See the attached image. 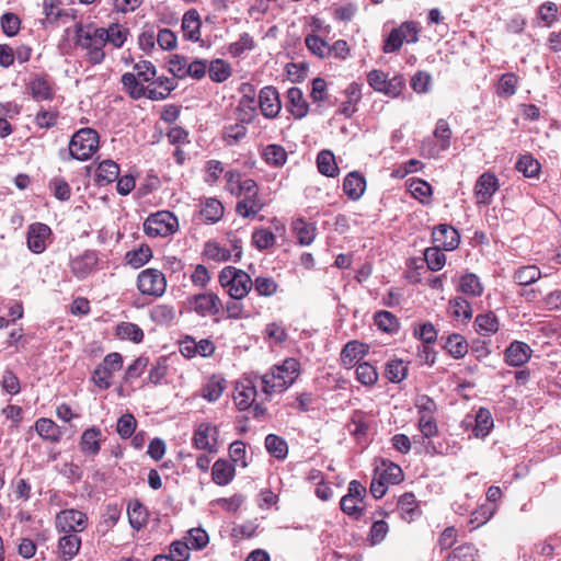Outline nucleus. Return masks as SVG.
I'll list each match as a JSON object with an SVG mask.
<instances>
[{
  "mask_svg": "<svg viewBox=\"0 0 561 561\" xmlns=\"http://www.w3.org/2000/svg\"><path fill=\"white\" fill-rule=\"evenodd\" d=\"M368 353V345L359 341H350L341 352V363L345 368L354 367Z\"/></svg>",
  "mask_w": 561,
  "mask_h": 561,
  "instance_id": "obj_19",
  "label": "nucleus"
},
{
  "mask_svg": "<svg viewBox=\"0 0 561 561\" xmlns=\"http://www.w3.org/2000/svg\"><path fill=\"white\" fill-rule=\"evenodd\" d=\"M253 286L255 291L260 296L270 297L273 296L278 288L277 283L272 277L259 276L254 279Z\"/></svg>",
  "mask_w": 561,
  "mask_h": 561,
  "instance_id": "obj_60",
  "label": "nucleus"
},
{
  "mask_svg": "<svg viewBox=\"0 0 561 561\" xmlns=\"http://www.w3.org/2000/svg\"><path fill=\"white\" fill-rule=\"evenodd\" d=\"M256 394V383L254 380L245 379L238 382L233 398L239 410H247L252 407Z\"/></svg>",
  "mask_w": 561,
  "mask_h": 561,
  "instance_id": "obj_17",
  "label": "nucleus"
},
{
  "mask_svg": "<svg viewBox=\"0 0 561 561\" xmlns=\"http://www.w3.org/2000/svg\"><path fill=\"white\" fill-rule=\"evenodd\" d=\"M81 547V538L76 534H68L58 540V549L65 560L73 559Z\"/></svg>",
  "mask_w": 561,
  "mask_h": 561,
  "instance_id": "obj_33",
  "label": "nucleus"
},
{
  "mask_svg": "<svg viewBox=\"0 0 561 561\" xmlns=\"http://www.w3.org/2000/svg\"><path fill=\"white\" fill-rule=\"evenodd\" d=\"M366 188V181L358 172L348 173L343 182L344 193L353 201L362 197Z\"/></svg>",
  "mask_w": 561,
  "mask_h": 561,
  "instance_id": "obj_26",
  "label": "nucleus"
},
{
  "mask_svg": "<svg viewBox=\"0 0 561 561\" xmlns=\"http://www.w3.org/2000/svg\"><path fill=\"white\" fill-rule=\"evenodd\" d=\"M170 62L174 66H178V70H182L187 66L186 70H226L225 62L221 59H216L210 61L208 65V61L205 59H196L191 62L183 57L175 55Z\"/></svg>",
  "mask_w": 561,
  "mask_h": 561,
  "instance_id": "obj_20",
  "label": "nucleus"
},
{
  "mask_svg": "<svg viewBox=\"0 0 561 561\" xmlns=\"http://www.w3.org/2000/svg\"><path fill=\"white\" fill-rule=\"evenodd\" d=\"M152 256V251L148 245H141L137 250L126 253L125 260L128 265L139 268L145 265Z\"/></svg>",
  "mask_w": 561,
  "mask_h": 561,
  "instance_id": "obj_45",
  "label": "nucleus"
},
{
  "mask_svg": "<svg viewBox=\"0 0 561 561\" xmlns=\"http://www.w3.org/2000/svg\"><path fill=\"white\" fill-rule=\"evenodd\" d=\"M408 366L402 359H392L386 366V377L391 382H401L407 377Z\"/></svg>",
  "mask_w": 561,
  "mask_h": 561,
  "instance_id": "obj_51",
  "label": "nucleus"
},
{
  "mask_svg": "<svg viewBox=\"0 0 561 561\" xmlns=\"http://www.w3.org/2000/svg\"><path fill=\"white\" fill-rule=\"evenodd\" d=\"M193 309L201 316L218 314L222 308L221 300L214 293H204L192 298Z\"/></svg>",
  "mask_w": 561,
  "mask_h": 561,
  "instance_id": "obj_14",
  "label": "nucleus"
},
{
  "mask_svg": "<svg viewBox=\"0 0 561 561\" xmlns=\"http://www.w3.org/2000/svg\"><path fill=\"white\" fill-rule=\"evenodd\" d=\"M421 28L414 21L402 22L393 28L383 41L382 50L386 54L398 51L403 43L412 44L419 41Z\"/></svg>",
  "mask_w": 561,
  "mask_h": 561,
  "instance_id": "obj_6",
  "label": "nucleus"
},
{
  "mask_svg": "<svg viewBox=\"0 0 561 561\" xmlns=\"http://www.w3.org/2000/svg\"><path fill=\"white\" fill-rule=\"evenodd\" d=\"M36 433L45 440L58 443L61 438L59 426L50 419L42 417L35 422Z\"/></svg>",
  "mask_w": 561,
  "mask_h": 561,
  "instance_id": "obj_30",
  "label": "nucleus"
},
{
  "mask_svg": "<svg viewBox=\"0 0 561 561\" xmlns=\"http://www.w3.org/2000/svg\"><path fill=\"white\" fill-rule=\"evenodd\" d=\"M234 473V467L228 460L218 459L213 465L211 478L218 485H227L233 479Z\"/></svg>",
  "mask_w": 561,
  "mask_h": 561,
  "instance_id": "obj_28",
  "label": "nucleus"
},
{
  "mask_svg": "<svg viewBox=\"0 0 561 561\" xmlns=\"http://www.w3.org/2000/svg\"><path fill=\"white\" fill-rule=\"evenodd\" d=\"M300 364L296 358H286L282 365L274 366L262 376H255L260 380L262 391L266 396L280 393L290 387L299 376Z\"/></svg>",
  "mask_w": 561,
  "mask_h": 561,
  "instance_id": "obj_2",
  "label": "nucleus"
},
{
  "mask_svg": "<svg viewBox=\"0 0 561 561\" xmlns=\"http://www.w3.org/2000/svg\"><path fill=\"white\" fill-rule=\"evenodd\" d=\"M371 88L389 96H398L404 88L405 79L399 72H368Z\"/></svg>",
  "mask_w": 561,
  "mask_h": 561,
  "instance_id": "obj_9",
  "label": "nucleus"
},
{
  "mask_svg": "<svg viewBox=\"0 0 561 561\" xmlns=\"http://www.w3.org/2000/svg\"><path fill=\"white\" fill-rule=\"evenodd\" d=\"M318 170L325 176L334 178L339 173V168L335 162V157L330 150H322L317 157Z\"/></svg>",
  "mask_w": 561,
  "mask_h": 561,
  "instance_id": "obj_37",
  "label": "nucleus"
},
{
  "mask_svg": "<svg viewBox=\"0 0 561 561\" xmlns=\"http://www.w3.org/2000/svg\"><path fill=\"white\" fill-rule=\"evenodd\" d=\"M98 261L96 252L85 251L70 261L71 272L76 277L84 278L95 268Z\"/></svg>",
  "mask_w": 561,
  "mask_h": 561,
  "instance_id": "obj_18",
  "label": "nucleus"
},
{
  "mask_svg": "<svg viewBox=\"0 0 561 561\" xmlns=\"http://www.w3.org/2000/svg\"><path fill=\"white\" fill-rule=\"evenodd\" d=\"M101 430L93 426L85 430L80 439V448L87 455L95 456L100 451Z\"/></svg>",
  "mask_w": 561,
  "mask_h": 561,
  "instance_id": "obj_29",
  "label": "nucleus"
},
{
  "mask_svg": "<svg viewBox=\"0 0 561 561\" xmlns=\"http://www.w3.org/2000/svg\"><path fill=\"white\" fill-rule=\"evenodd\" d=\"M375 324L383 332L393 333L399 329V321L391 312L381 310L375 314Z\"/></svg>",
  "mask_w": 561,
  "mask_h": 561,
  "instance_id": "obj_49",
  "label": "nucleus"
},
{
  "mask_svg": "<svg viewBox=\"0 0 561 561\" xmlns=\"http://www.w3.org/2000/svg\"><path fill=\"white\" fill-rule=\"evenodd\" d=\"M119 167L112 160L101 162L96 169V182L106 185L118 179Z\"/></svg>",
  "mask_w": 561,
  "mask_h": 561,
  "instance_id": "obj_36",
  "label": "nucleus"
},
{
  "mask_svg": "<svg viewBox=\"0 0 561 561\" xmlns=\"http://www.w3.org/2000/svg\"><path fill=\"white\" fill-rule=\"evenodd\" d=\"M26 90L36 101L50 100L54 90L49 81L43 76H36L27 82Z\"/></svg>",
  "mask_w": 561,
  "mask_h": 561,
  "instance_id": "obj_24",
  "label": "nucleus"
},
{
  "mask_svg": "<svg viewBox=\"0 0 561 561\" xmlns=\"http://www.w3.org/2000/svg\"><path fill=\"white\" fill-rule=\"evenodd\" d=\"M447 561H477V551L471 545H463L453 550Z\"/></svg>",
  "mask_w": 561,
  "mask_h": 561,
  "instance_id": "obj_64",
  "label": "nucleus"
},
{
  "mask_svg": "<svg viewBox=\"0 0 561 561\" xmlns=\"http://www.w3.org/2000/svg\"><path fill=\"white\" fill-rule=\"evenodd\" d=\"M517 77L514 72H504L499 80L497 94L500 96H511L515 93Z\"/></svg>",
  "mask_w": 561,
  "mask_h": 561,
  "instance_id": "obj_57",
  "label": "nucleus"
},
{
  "mask_svg": "<svg viewBox=\"0 0 561 561\" xmlns=\"http://www.w3.org/2000/svg\"><path fill=\"white\" fill-rule=\"evenodd\" d=\"M0 26L5 35L14 36L20 31L21 20L16 14L7 12L0 18Z\"/></svg>",
  "mask_w": 561,
  "mask_h": 561,
  "instance_id": "obj_59",
  "label": "nucleus"
},
{
  "mask_svg": "<svg viewBox=\"0 0 561 561\" xmlns=\"http://www.w3.org/2000/svg\"><path fill=\"white\" fill-rule=\"evenodd\" d=\"M345 100L342 102L340 113L346 117L352 116L356 111V104L362 98L360 85L351 83L344 91Z\"/></svg>",
  "mask_w": 561,
  "mask_h": 561,
  "instance_id": "obj_31",
  "label": "nucleus"
},
{
  "mask_svg": "<svg viewBox=\"0 0 561 561\" xmlns=\"http://www.w3.org/2000/svg\"><path fill=\"white\" fill-rule=\"evenodd\" d=\"M499 180L494 173L484 172L474 185V196L478 204H489L494 193L499 190Z\"/></svg>",
  "mask_w": 561,
  "mask_h": 561,
  "instance_id": "obj_13",
  "label": "nucleus"
},
{
  "mask_svg": "<svg viewBox=\"0 0 561 561\" xmlns=\"http://www.w3.org/2000/svg\"><path fill=\"white\" fill-rule=\"evenodd\" d=\"M137 287L142 295L161 297L167 289V279L160 270L146 268L138 274Z\"/></svg>",
  "mask_w": 561,
  "mask_h": 561,
  "instance_id": "obj_10",
  "label": "nucleus"
},
{
  "mask_svg": "<svg viewBox=\"0 0 561 561\" xmlns=\"http://www.w3.org/2000/svg\"><path fill=\"white\" fill-rule=\"evenodd\" d=\"M516 170L526 178H535L539 174L540 163L529 154L522 156L516 162Z\"/></svg>",
  "mask_w": 561,
  "mask_h": 561,
  "instance_id": "obj_54",
  "label": "nucleus"
},
{
  "mask_svg": "<svg viewBox=\"0 0 561 561\" xmlns=\"http://www.w3.org/2000/svg\"><path fill=\"white\" fill-rule=\"evenodd\" d=\"M541 277L540 270L535 265H526L514 272L513 279L520 286H528Z\"/></svg>",
  "mask_w": 561,
  "mask_h": 561,
  "instance_id": "obj_39",
  "label": "nucleus"
},
{
  "mask_svg": "<svg viewBox=\"0 0 561 561\" xmlns=\"http://www.w3.org/2000/svg\"><path fill=\"white\" fill-rule=\"evenodd\" d=\"M99 147V135L91 128H82L77 131L69 142V154L77 160H88Z\"/></svg>",
  "mask_w": 561,
  "mask_h": 561,
  "instance_id": "obj_5",
  "label": "nucleus"
},
{
  "mask_svg": "<svg viewBox=\"0 0 561 561\" xmlns=\"http://www.w3.org/2000/svg\"><path fill=\"white\" fill-rule=\"evenodd\" d=\"M259 187L254 180L244 179L241 193L238 194L240 201L237 203L236 211L243 218H253L262 210L263 204L257 198Z\"/></svg>",
  "mask_w": 561,
  "mask_h": 561,
  "instance_id": "obj_7",
  "label": "nucleus"
},
{
  "mask_svg": "<svg viewBox=\"0 0 561 561\" xmlns=\"http://www.w3.org/2000/svg\"><path fill=\"white\" fill-rule=\"evenodd\" d=\"M375 472L388 484H398L403 480V472L400 466L390 461L382 460L381 465L376 468Z\"/></svg>",
  "mask_w": 561,
  "mask_h": 561,
  "instance_id": "obj_34",
  "label": "nucleus"
},
{
  "mask_svg": "<svg viewBox=\"0 0 561 561\" xmlns=\"http://www.w3.org/2000/svg\"><path fill=\"white\" fill-rule=\"evenodd\" d=\"M445 348L454 358H461L468 353V343L462 335L451 334L446 340Z\"/></svg>",
  "mask_w": 561,
  "mask_h": 561,
  "instance_id": "obj_43",
  "label": "nucleus"
},
{
  "mask_svg": "<svg viewBox=\"0 0 561 561\" xmlns=\"http://www.w3.org/2000/svg\"><path fill=\"white\" fill-rule=\"evenodd\" d=\"M55 526L59 533H80L88 526V516L75 508L64 510L56 515Z\"/></svg>",
  "mask_w": 561,
  "mask_h": 561,
  "instance_id": "obj_11",
  "label": "nucleus"
},
{
  "mask_svg": "<svg viewBox=\"0 0 561 561\" xmlns=\"http://www.w3.org/2000/svg\"><path fill=\"white\" fill-rule=\"evenodd\" d=\"M175 316V309L169 305H157L150 312L152 321L158 324H170Z\"/></svg>",
  "mask_w": 561,
  "mask_h": 561,
  "instance_id": "obj_52",
  "label": "nucleus"
},
{
  "mask_svg": "<svg viewBox=\"0 0 561 561\" xmlns=\"http://www.w3.org/2000/svg\"><path fill=\"white\" fill-rule=\"evenodd\" d=\"M201 18L195 9L188 10L182 19V31L184 37L190 41H198L201 35Z\"/></svg>",
  "mask_w": 561,
  "mask_h": 561,
  "instance_id": "obj_25",
  "label": "nucleus"
},
{
  "mask_svg": "<svg viewBox=\"0 0 561 561\" xmlns=\"http://www.w3.org/2000/svg\"><path fill=\"white\" fill-rule=\"evenodd\" d=\"M530 355L531 350L526 343L515 341L505 351V360L511 366H522L528 362Z\"/></svg>",
  "mask_w": 561,
  "mask_h": 561,
  "instance_id": "obj_22",
  "label": "nucleus"
},
{
  "mask_svg": "<svg viewBox=\"0 0 561 561\" xmlns=\"http://www.w3.org/2000/svg\"><path fill=\"white\" fill-rule=\"evenodd\" d=\"M474 323L477 331L482 335H490L499 330V320L492 312L479 314Z\"/></svg>",
  "mask_w": 561,
  "mask_h": 561,
  "instance_id": "obj_46",
  "label": "nucleus"
},
{
  "mask_svg": "<svg viewBox=\"0 0 561 561\" xmlns=\"http://www.w3.org/2000/svg\"><path fill=\"white\" fill-rule=\"evenodd\" d=\"M260 108L266 118H275L282 108L278 92L273 87H265L259 95Z\"/></svg>",
  "mask_w": 561,
  "mask_h": 561,
  "instance_id": "obj_16",
  "label": "nucleus"
},
{
  "mask_svg": "<svg viewBox=\"0 0 561 561\" xmlns=\"http://www.w3.org/2000/svg\"><path fill=\"white\" fill-rule=\"evenodd\" d=\"M218 427L204 422L196 426L193 435V446L199 450H206L215 454L218 450Z\"/></svg>",
  "mask_w": 561,
  "mask_h": 561,
  "instance_id": "obj_12",
  "label": "nucleus"
},
{
  "mask_svg": "<svg viewBox=\"0 0 561 561\" xmlns=\"http://www.w3.org/2000/svg\"><path fill=\"white\" fill-rule=\"evenodd\" d=\"M136 426L137 421L133 414H123L117 421V433L122 438H128L134 434Z\"/></svg>",
  "mask_w": 561,
  "mask_h": 561,
  "instance_id": "obj_62",
  "label": "nucleus"
},
{
  "mask_svg": "<svg viewBox=\"0 0 561 561\" xmlns=\"http://www.w3.org/2000/svg\"><path fill=\"white\" fill-rule=\"evenodd\" d=\"M252 243L260 251L272 248L275 243V236L266 228L255 229L252 233Z\"/></svg>",
  "mask_w": 561,
  "mask_h": 561,
  "instance_id": "obj_53",
  "label": "nucleus"
},
{
  "mask_svg": "<svg viewBox=\"0 0 561 561\" xmlns=\"http://www.w3.org/2000/svg\"><path fill=\"white\" fill-rule=\"evenodd\" d=\"M144 229L147 236L168 237L179 229L178 218L168 210H161L150 215L144 222Z\"/></svg>",
  "mask_w": 561,
  "mask_h": 561,
  "instance_id": "obj_8",
  "label": "nucleus"
},
{
  "mask_svg": "<svg viewBox=\"0 0 561 561\" xmlns=\"http://www.w3.org/2000/svg\"><path fill=\"white\" fill-rule=\"evenodd\" d=\"M459 290L468 296L478 297L483 291V286L476 274L469 273L460 278Z\"/></svg>",
  "mask_w": 561,
  "mask_h": 561,
  "instance_id": "obj_44",
  "label": "nucleus"
},
{
  "mask_svg": "<svg viewBox=\"0 0 561 561\" xmlns=\"http://www.w3.org/2000/svg\"><path fill=\"white\" fill-rule=\"evenodd\" d=\"M263 160L273 168H280L287 161V151L280 145H267L262 150Z\"/></svg>",
  "mask_w": 561,
  "mask_h": 561,
  "instance_id": "obj_32",
  "label": "nucleus"
},
{
  "mask_svg": "<svg viewBox=\"0 0 561 561\" xmlns=\"http://www.w3.org/2000/svg\"><path fill=\"white\" fill-rule=\"evenodd\" d=\"M78 44L88 50L92 64H100L104 59L103 47L106 45L101 27H82L77 30Z\"/></svg>",
  "mask_w": 561,
  "mask_h": 561,
  "instance_id": "obj_4",
  "label": "nucleus"
},
{
  "mask_svg": "<svg viewBox=\"0 0 561 561\" xmlns=\"http://www.w3.org/2000/svg\"><path fill=\"white\" fill-rule=\"evenodd\" d=\"M265 447L267 451L275 458L283 459L287 456V443L275 434H268L265 438Z\"/></svg>",
  "mask_w": 561,
  "mask_h": 561,
  "instance_id": "obj_48",
  "label": "nucleus"
},
{
  "mask_svg": "<svg viewBox=\"0 0 561 561\" xmlns=\"http://www.w3.org/2000/svg\"><path fill=\"white\" fill-rule=\"evenodd\" d=\"M356 378L362 385L371 387L378 381V373L371 364L365 362L357 366Z\"/></svg>",
  "mask_w": 561,
  "mask_h": 561,
  "instance_id": "obj_50",
  "label": "nucleus"
},
{
  "mask_svg": "<svg viewBox=\"0 0 561 561\" xmlns=\"http://www.w3.org/2000/svg\"><path fill=\"white\" fill-rule=\"evenodd\" d=\"M106 44L121 48L127 41L129 28L121 23H111L107 27H101Z\"/></svg>",
  "mask_w": 561,
  "mask_h": 561,
  "instance_id": "obj_23",
  "label": "nucleus"
},
{
  "mask_svg": "<svg viewBox=\"0 0 561 561\" xmlns=\"http://www.w3.org/2000/svg\"><path fill=\"white\" fill-rule=\"evenodd\" d=\"M127 515L130 526L139 530L148 520V514L146 507L139 501H133L128 504Z\"/></svg>",
  "mask_w": 561,
  "mask_h": 561,
  "instance_id": "obj_35",
  "label": "nucleus"
},
{
  "mask_svg": "<svg viewBox=\"0 0 561 561\" xmlns=\"http://www.w3.org/2000/svg\"><path fill=\"white\" fill-rule=\"evenodd\" d=\"M287 110L296 118H302L307 115L309 105L302 96V92L298 88H291L287 91Z\"/></svg>",
  "mask_w": 561,
  "mask_h": 561,
  "instance_id": "obj_27",
  "label": "nucleus"
},
{
  "mask_svg": "<svg viewBox=\"0 0 561 561\" xmlns=\"http://www.w3.org/2000/svg\"><path fill=\"white\" fill-rule=\"evenodd\" d=\"M224 215V206L216 198H208L203 204V207L201 209V216L205 221L208 222H216L218 221Z\"/></svg>",
  "mask_w": 561,
  "mask_h": 561,
  "instance_id": "obj_41",
  "label": "nucleus"
},
{
  "mask_svg": "<svg viewBox=\"0 0 561 561\" xmlns=\"http://www.w3.org/2000/svg\"><path fill=\"white\" fill-rule=\"evenodd\" d=\"M433 240L438 247L451 251L458 247L460 237L455 228L447 225H439L433 231Z\"/></svg>",
  "mask_w": 561,
  "mask_h": 561,
  "instance_id": "obj_21",
  "label": "nucleus"
},
{
  "mask_svg": "<svg viewBox=\"0 0 561 561\" xmlns=\"http://www.w3.org/2000/svg\"><path fill=\"white\" fill-rule=\"evenodd\" d=\"M305 44L313 55L320 58L330 55V46L318 35L310 34L306 36Z\"/></svg>",
  "mask_w": 561,
  "mask_h": 561,
  "instance_id": "obj_56",
  "label": "nucleus"
},
{
  "mask_svg": "<svg viewBox=\"0 0 561 561\" xmlns=\"http://www.w3.org/2000/svg\"><path fill=\"white\" fill-rule=\"evenodd\" d=\"M219 283L228 288L229 296L234 300L244 298L253 286L249 274L233 266H226L220 272Z\"/></svg>",
  "mask_w": 561,
  "mask_h": 561,
  "instance_id": "obj_3",
  "label": "nucleus"
},
{
  "mask_svg": "<svg viewBox=\"0 0 561 561\" xmlns=\"http://www.w3.org/2000/svg\"><path fill=\"white\" fill-rule=\"evenodd\" d=\"M417 507L415 496L412 493H404L398 501V510L405 520H412Z\"/></svg>",
  "mask_w": 561,
  "mask_h": 561,
  "instance_id": "obj_55",
  "label": "nucleus"
},
{
  "mask_svg": "<svg viewBox=\"0 0 561 561\" xmlns=\"http://www.w3.org/2000/svg\"><path fill=\"white\" fill-rule=\"evenodd\" d=\"M116 334L122 340H129L139 343L144 339L142 330L135 323L122 322L116 328Z\"/></svg>",
  "mask_w": 561,
  "mask_h": 561,
  "instance_id": "obj_47",
  "label": "nucleus"
},
{
  "mask_svg": "<svg viewBox=\"0 0 561 561\" xmlns=\"http://www.w3.org/2000/svg\"><path fill=\"white\" fill-rule=\"evenodd\" d=\"M122 82L133 99L146 96L151 100H161L174 89V78L157 77V72H125Z\"/></svg>",
  "mask_w": 561,
  "mask_h": 561,
  "instance_id": "obj_1",
  "label": "nucleus"
},
{
  "mask_svg": "<svg viewBox=\"0 0 561 561\" xmlns=\"http://www.w3.org/2000/svg\"><path fill=\"white\" fill-rule=\"evenodd\" d=\"M473 434L476 437H485L493 427V419L489 410L480 409L476 415Z\"/></svg>",
  "mask_w": 561,
  "mask_h": 561,
  "instance_id": "obj_42",
  "label": "nucleus"
},
{
  "mask_svg": "<svg viewBox=\"0 0 561 561\" xmlns=\"http://www.w3.org/2000/svg\"><path fill=\"white\" fill-rule=\"evenodd\" d=\"M293 229L301 245H310L314 240V226L302 218H298L293 222Z\"/></svg>",
  "mask_w": 561,
  "mask_h": 561,
  "instance_id": "obj_38",
  "label": "nucleus"
},
{
  "mask_svg": "<svg viewBox=\"0 0 561 561\" xmlns=\"http://www.w3.org/2000/svg\"><path fill=\"white\" fill-rule=\"evenodd\" d=\"M247 135L245 125L236 123L225 128L224 139L229 146L238 144Z\"/></svg>",
  "mask_w": 561,
  "mask_h": 561,
  "instance_id": "obj_61",
  "label": "nucleus"
},
{
  "mask_svg": "<svg viewBox=\"0 0 561 561\" xmlns=\"http://www.w3.org/2000/svg\"><path fill=\"white\" fill-rule=\"evenodd\" d=\"M225 379L218 376H213L203 387L202 396L209 402L217 401L226 387Z\"/></svg>",
  "mask_w": 561,
  "mask_h": 561,
  "instance_id": "obj_40",
  "label": "nucleus"
},
{
  "mask_svg": "<svg viewBox=\"0 0 561 561\" xmlns=\"http://www.w3.org/2000/svg\"><path fill=\"white\" fill-rule=\"evenodd\" d=\"M424 257H425L428 268L432 271L442 270L446 263V256L439 250L438 245L434 247V248L426 249L424 252Z\"/></svg>",
  "mask_w": 561,
  "mask_h": 561,
  "instance_id": "obj_58",
  "label": "nucleus"
},
{
  "mask_svg": "<svg viewBox=\"0 0 561 561\" xmlns=\"http://www.w3.org/2000/svg\"><path fill=\"white\" fill-rule=\"evenodd\" d=\"M50 228L42 222L32 224L27 229V247L34 253H42L46 249V240L50 237Z\"/></svg>",
  "mask_w": 561,
  "mask_h": 561,
  "instance_id": "obj_15",
  "label": "nucleus"
},
{
  "mask_svg": "<svg viewBox=\"0 0 561 561\" xmlns=\"http://www.w3.org/2000/svg\"><path fill=\"white\" fill-rule=\"evenodd\" d=\"M453 314L456 318H462L469 320L472 317V309L468 300L462 297H456L449 302Z\"/></svg>",
  "mask_w": 561,
  "mask_h": 561,
  "instance_id": "obj_63",
  "label": "nucleus"
}]
</instances>
